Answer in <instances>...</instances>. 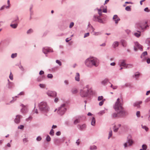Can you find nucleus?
<instances>
[{
    "label": "nucleus",
    "mask_w": 150,
    "mask_h": 150,
    "mask_svg": "<svg viewBox=\"0 0 150 150\" xmlns=\"http://www.w3.org/2000/svg\"><path fill=\"white\" fill-rule=\"evenodd\" d=\"M85 64L86 67L89 68H91L93 66L96 67L99 65V61L96 57H90L86 59Z\"/></svg>",
    "instance_id": "f257e3e1"
},
{
    "label": "nucleus",
    "mask_w": 150,
    "mask_h": 150,
    "mask_svg": "<svg viewBox=\"0 0 150 150\" xmlns=\"http://www.w3.org/2000/svg\"><path fill=\"white\" fill-rule=\"evenodd\" d=\"M95 94L94 92L91 88H89V86L86 85L80 91V95L82 97H86L89 95Z\"/></svg>",
    "instance_id": "f03ea898"
},
{
    "label": "nucleus",
    "mask_w": 150,
    "mask_h": 150,
    "mask_svg": "<svg viewBox=\"0 0 150 150\" xmlns=\"http://www.w3.org/2000/svg\"><path fill=\"white\" fill-rule=\"evenodd\" d=\"M38 106L39 110L43 113H47L49 110L50 108L46 102H40Z\"/></svg>",
    "instance_id": "7ed1b4c3"
},
{
    "label": "nucleus",
    "mask_w": 150,
    "mask_h": 150,
    "mask_svg": "<svg viewBox=\"0 0 150 150\" xmlns=\"http://www.w3.org/2000/svg\"><path fill=\"white\" fill-rule=\"evenodd\" d=\"M123 100L122 99L118 98L113 105V108L116 112H118L121 109H122L123 107Z\"/></svg>",
    "instance_id": "20e7f679"
},
{
    "label": "nucleus",
    "mask_w": 150,
    "mask_h": 150,
    "mask_svg": "<svg viewBox=\"0 0 150 150\" xmlns=\"http://www.w3.org/2000/svg\"><path fill=\"white\" fill-rule=\"evenodd\" d=\"M126 60L125 59H120L118 62V65L120 67H122L124 68H128V65L130 66L131 67H132L133 65L132 64H128L126 63Z\"/></svg>",
    "instance_id": "39448f33"
},
{
    "label": "nucleus",
    "mask_w": 150,
    "mask_h": 150,
    "mask_svg": "<svg viewBox=\"0 0 150 150\" xmlns=\"http://www.w3.org/2000/svg\"><path fill=\"white\" fill-rule=\"evenodd\" d=\"M65 106L66 104H62L57 109V113L61 115H64L67 110Z\"/></svg>",
    "instance_id": "423d86ee"
},
{
    "label": "nucleus",
    "mask_w": 150,
    "mask_h": 150,
    "mask_svg": "<svg viewBox=\"0 0 150 150\" xmlns=\"http://www.w3.org/2000/svg\"><path fill=\"white\" fill-rule=\"evenodd\" d=\"M134 143V142L131 136L129 135L127 137V142L124 144V146L125 148L128 146H131Z\"/></svg>",
    "instance_id": "0eeeda50"
},
{
    "label": "nucleus",
    "mask_w": 150,
    "mask_h": 150,
    "mask_svg": "<svg viewBox=\"0 0 150 150\" xmlns=\"http://www.w3.org/2000/svg\"><path fill=\"white\" fill-rule=\"evenodd\" d=\"M134 44L135 46L134 47V50L136 52L137 51V48L136 47H137L141 51H143V48L142 46L138 42H135Z\"/></svg>",
    "instance_id": "6e6552de"
},
{
    "label": "nucleus",
    "mask_w": 150,
    "mask_h": 150,
    "mask_svg": "<svg viewBox=\"0 0 150 150\" xmlns=\"http://www.w3.org/2000/svg\"><path fill=\"white\" fill-rule=\"evenodd\" d=\"M42 50L43 52L45 54H47L48 52H53V51L52 48L47 47L43 48Z\"/></svg>",
    "instance_id": "1a4fd4ad"
},
{
    "label": "nucleus",
    "mask_w": 150,
    "mask_h": 150,
    "mask_svg": "<svg viewBox=\"0 0 150 150\" xmlns=\"http://www.w3.org/2000/svg\"><path fill=\"white\" fill-rule=\"evenodd\" d=\"M46 93L50 97H56L57 96V93L55 91H49Z\"/></svg>",
    "instance_id": "9d476101"
},
{
    "label": "nucleus",
    "mask_w": 150,
    "mask_h": 150,
    "mask_svg": "<svg viewBox=\"0 0 150 150\" xmlns=\"http://www.w3.org/2000/svg\"><path fill=\"white\" fill-rule=\"evenodd\" d=\"M118 112V113L122 116H125L127 114V112L124 109L123 107Z\"/></svg>",
    "instance_id": "9b49d317"
},
{
    "label": "nucleus",
    "mask_w": 150,
    "mask_h": 150,
    "mask_svg": "<svg viewBox=\"0 0 150 150\" xmlns=\"http://www.w3.org/2000/svg\"><path fill=\"white\" fill-rule=\"evenodd\" d=\"M22 117L21 115H17L16 116V118L14 120V122L16 124H19L21 120V119Z\"/></svg>",
    "instance_id": "f8f14e48"
},
{
    "label": "nucleus",
    "mask_w": 150,
    "mask_h": 150,
    "mask_svg": "<svg viewBox=\"0 0 150 150\" xmlns=\"http://www.w3.org/2000/svg\"><path fill=\"white\" fill-rule=\"evenodd\" d=\"M21 106L22 107V108L21 110V112L23 113H27L28 111L27 108L23 104H21Z\"/></svg>",
    "instance_id": "ddd939ff"
},
{
    "label": "nucleus",
    "mask_w": 150,
    "mask_h": 150,
    "mask_svg": "<svg viewBox=\"0 0 150 150\" xmlns=\"http://www.w3.org/2000/svg\"><path fill=\"white\" fill-rule=\"evenodd\" d=\"M77 127L80 130L82 131L86 129V125L85 124L82 125H78L77 126Z\"/></svg>",
    "instance_id": "4468645a"
},
{
    "label": "nucleus",
    "mask_w": 150,
    "mask_h": 150,
    "mask_svg": "<svg viewBox=\"0 0 150 150\" xmlns=\"http://www.w3.org/2000/svg\"><path fill=\"white\" fill-rule=\"evenodd\" d=\"M142 101L136 102L133 103V106L134 107H137L138 108H139L140 107V105L142 104Z\"/></svg>",
    "instance_id": "2eb2a0df"
},
{
    "label": "nucleus",
    "mask_w": 150,
    "mask_h": 150,
    "mask_svg": "<svg viewBox=\"0 0 150 150\" xmlns=\"http://www.w3.org/2000/svg\"><path fill=\"white\" fill-rule=\"evenodd\" d=\"M93 19L95 21H97L100 23L102 22V20L100 18V16H94Z\"/></svg>",
    "instance_id": "dca6fc26"
},
{
    "label": "nucleus",
    "mask_w": 150,
    "mask_h": 150,
    "mask_svg": "<svg viewBox=\"0 0 150 150\" xmlns=\"http://www.w3.org/2000/svg\"><path fill=\"white\" fill-rule=\"evenodd\" d=\"M121 125L120 124H118L117 125H114L113 127V131L115 132H117L119 129V128L121 127Z\"/></svg>",
    "instance_id": "f3484780"
},
{
    "label": "nucleus",
    "mask_w": 150,
    "mask_h": 150,
    "mask_svg": "<svg viewBox=\"0 0 150 150\" xmlns=\"http://www.w3.org/2000/svg\"><path fill=\"white\" fill-rule=\"evenodd\" d=\"M113 19L115 21L116 24H117L120 20L117 15H115L114 16Z\"/></svg>",
    "instance_id": "a211bd4d"
},
{
    "label": "nucleus",
    "mask_w": 150,
    "mask_h": 150,
    "mask_svg": "<svg viewBox=\"0 0 150 150\" xmlns=\"http://www.w3.org/2000/svg\"><path fill=\"white\" fill-rule=\"evenodd\" d=\"M75 80L78 82L80 81V74L79 73H76L75 77Z\"/></svg>",
    "instance_id": "6ab92c4d"
},
{
    "label": "nucleus",
    "mask_w": 150,
    "mask_h": 150,
    "mask_svg": "<svg viewBox=\"0 0 150 150\" xmlns=\"http://www.w3.org/2000/svg\"><path fill=\"white\" fill-rule=\"evenodd\" d=\"M13 85V83L9 82L7 85V87L9 89H11L12 88Z\"/></svg>",
    "instance_id": "aec40b11"
},
{
    "label": "nucleus",
    "mask_w": 150,
    "mask_h": 150,
    "mask_svg": "<svg viewBox=\"0 0 150 150\" xmlns=\"http://www.w3.org/2000/svg\"><path fill=\"white\" fill-rule=\"evenodd\" d=\"M119 45V42L117 41L114 42L112 44V47L114 49H115Z\"/></svg>",
    "instance_id": "412c9836"
},
{
    "label": "nucleus",
    "mask_w": 150,
    "mask_h": 150,
    "mask_svg": "<svg viewBox=\"0 0 150 150\" xmlns=\"http://www.w3.org/2000/svg\"><path fill=\"white\" fill-rule=\"evenodd\" d=\"M137 27L139 29H144L146 28V26H143L142 24H137Z\"/></svg>",
    "instance_id": "4be33fe9"
},
{
    "label": "nucleus",
    "mask_w": 150,
    "mask_h": 150,
    "mask_svg": "<svg viewBox=\"0 0 150 150\" xmlns=\"http://www.w3.org/2000/svg\"><path fill=\"white\" fill-rule=\"evenodd\" d=\"M147 55V52L146 51H145L144 52H143L142 54L140 57L142 58L143 59V60H144V57L145 56Z\"/></svg>",
    "instance_id": "5701e85b"
},
{
    "label": "nucleus",
    "mask_w": 150,
    "mask_h": 150,
    "mask_svg": "<svg viewBox=\"0 0 150 150\" xmlns=\"http://www.w3.org/2000/svg\"><path fill=\"white\" fill-rule=\"evenodd\" d=\"M121 43L123 47H125L127 45L126 42L124 40H121Z\"/></svg>",
    "instance_id": "b1692460"
},
{
    "label": "nucleus",
    "mask_w": 150,
    "mask_h": 150,
    "mask_svg": "<svg viewBox=\"0 0 150 150\" xmlns=\"http://www.w3.org/2000/svg\"><path fill=\"white\" fill-rule=\"evenodd\" d=\"M91 124L93 126H95L96 125V119L95 117H92L91 122Z\"/></svg>",
    "instance_id": "393cba45"
},
{
    "label": "nucleus",
    "mask_w": 150,
    "mask_h": 150,
    "mask_svg": "<svg viewBox=\"0 0 150 150\" xmlns=\"http://www.w3.org/2000/svg\"><path fill=\"white\" fill-rule=\"evenodd\" d=\"M7 3H8V6H3L1 8L0 10H3L5 8H8L10 6V1L9 0H8Z\"/></svg>",
    "instance_id": "a878e982"
},
{
    "label": "nucleus",
    "mask_w": 150,
    "mask_h": 150,
    "mask_svg": "<svg viewBox=\"0 0 150 150\" xmlns=\"http://www.w3.org/2000/svg\"><path fill=\"white\" fill-rule=\"evenodd\" d=\"M109 80L108 79H105L101 81V84L103 85H105L108 82L109 83Z\"/></svg>",
    "instance_id": "bb28decb"
},
{
    "label": "nucleus",
    "mask_w": 150,
    "mask_h": 150,
    "mask_svg": "<svg viewBox=\"0 0 150 150\" xmlns=\"http://www.w3.org/2000/svg\"><path fill=\"white\" fill-rule=\"evenodd\" d=\"M103 6H102L100 7V9H97V10L98 11V13L99 15L100 16H101L102 15V11L103 8Z\"/></svg>",
    "instance_id": "cd10ccee"
},
{
    "label": "nucleus",
    "mask_w": 150,
    "mask_h": 150,
    "mask_svg": "<svg viewBox=\"0 0 150 150\" xmlns=\"http://www.w3.org/2000/svg\"><path fill=\"white\" fill-rule=\"evenodd\" d=\"M140 75V73L139 72H137L135 73L134 74V76H135L136 79H137L139 77Z\"/></svg>",
    "instance_id": "c85d7f7f"
},
{
    "label": "nucleus",
    "mask_w": 150,
    "mask_h": 150,
    "mask_svg": "<svg viewBox=\"0 0 150 150\" xmlns=\"http://www.w3.org/2000/svg\"><path fill=\"white\" fill-rule=\"evenodd\" d=\"M89 149L91 150H96L97 149V146L94 145L90 146Z\"/></svg>",
    "instance_id": "c756f323"
},
{
    "label": "nucleus",
    "mask_w": 150,
    "mask_h": 150,
    "mask_svg": "<svg viewBox=\"0 0 150 150\" xmlns=\"http://www.w3.org/2000/svg\"><path fill=\"white\" fill-rule=\"evenodd\" d=\"M13 99L9 102H6L5 103L6 105H10L11 104L13 103H14V101L16 100V99H14V98L13 97Z\"/></svg>",
    "instance_id": "7c9ffc66"
},
{
    "label": "nucleus",
    "mask_w": 150,
    "mask_h": 150,
    "mask_svg": "<svg viewBox=\"0 0 150 150\" xmlns=\"http://www.w3.org/2000/svg\"><path fill=\"white\" fill-rule=\"evenodd\" d=\"M105 112V110H102L100 111L98 113V114L100 115H102Z\"/></svg>",
    "instance_id": "2f4dec72"
},
{
    "label": "nucleus",
    "mask_w": 150,
    "mask_h": 150,
    "mask_svg": "<svg viewBox=\"0 0 150 150\" xmlns=\"http://www.w3.org/2000/svg\"><path fill=\"white\" fill-rule=\"evenodd\" d=\"M142 149H141L140 150H146L147 148V146L145 144H143L142 146Z\"/></svg>",
    "instance_id": "473e14b6"
},
{
    "label": "nucleus",
    "mask_w": 150,
    "mask_h": 150,
    "mask_svg": "<svg viewBox=\"0 0 150 150\" xmlns=\"http://www.w3.org/2000/svg\"><path fill=\"white\" fill-rule=\"evenodd\" d=\"M10 26L13 28H16L17 26V24H11L10 25Z\"/></svg>",
    "instance_id": "72a5a7b5"
},
{
    "label": "nucleus",
    "mask_w": 150,
    "mask_h": 150,
    "mask_svg": "<svg viewBox=\"0 0 150 150\" xmlns=\"http://www.w3.org/2000/svg\"><path fill=\"white\" fill-rule=\"evenodd\" d=\"M17 54L16 53H13L11 55V57L12 58H14L17 56Z\"/></svg>",
    "instance_id": "f704fd0d"
},
{
    "label": "nucleus",
    "mask_w": 150,
    "mask_h": 150,
    "mask_svg": "<svg viewBox=\"0 0 150 150\" xmlns=\"http://www.w3.org/2000/svg\"><path fill=\"white\" fill-rule=\"evenodd\" d=\"M146 42L149 45H150V38H147L146 40Z\"/></svg>",
    "instance_id": "c9c22d12"
},
{
    "label": "nucleus",
    "mask_w": 150,
    "mask_h": 150,
    "mask_svg": "<svg viewBox=\"0 0 150 150\" xmlns=\"http://www.w3.org/2000/svg\"><path fill=\"white\" fill-rule=\"evenodd\" d=\"M43 80L42 76H39L38 77L37 79V81L38 82H40L42 81Z\"/></svg>",
    "instance_id": "e433bc0d"
},
{
    "label": "nucleus",
    "mask_w": 150,
    "mask_h": 150,
    "mask_svg": "<svg viewBox=\"0 0 150 150\" xmlns=\"http://www.w3.org/2000/svg\"><path fill=\"white\" fill-rule=\"evenodd\" d=\"M142 128L144 129L146 131H147L149 129L148 127L145 125H142Z\"/></svg>",
    "instance_id": "4c0bfd02"
},
{
    "label": "nucleus",
    "mask_w": 150,
    "mask_h": 150,
    "mask_svg": "<svg viewBox=\"0 0 150 150\" xmlns=\"http://www.w3.org/2000/svg\"><path fill=\"white\" fill-rule=\"evenodd\" d=\"M135 36L137 37H138L140 36V33L138 31L137 33H136L134 34Z\"/></svg>",
    "instance_id": "58836bf2"
},
{
    "label": "nucleus",
    "mask_w": 150,
    "mask_h": 150,
    "mask_svg": "<svg viewBox=\"0 0 150 150\" xmlns=\"http://www.w3.org/2000/svg\"><path fill=\"white\" fill-rule=\"evenodd\" d=\"M56 62L57 64L59 66H61L62 65V62L58 60H56Z\"/></svg>",
    "instance_id": "ea45409f"
},
{
    "label": "nucleus",
    "mask_w": 150,
    "mask_h": 150,
    "mask_svg": "<svg viewBox=\"0 0 150 150\" xmlns=\"http://www.w3.org/2000/svg\"><path fill=\"white\" fill-rule=\"evenodd\" d=\"M80 122V120L79 119H76L74 121V124L75 125H76L78 123H79Z\"/></svg>",
    "instance_id": "a19ab883"
},
{
    "label": "nucleus",
    "mask_w": 150,
    "mask_h": 150,
    "mask_svg": "<svg viewBox=\"0 0 150 150\" xmlns=\"http://www.w3.org/2000/svg\"><path fill=\"white\" fill-rule=\"evenodd\" d=\"M46 140L48 142H49L50 141L51 138L49 135H48L47 136L46 138Z\"/></svg>",
    "instance_id": "79ce46f5"
},
{
    "label": "nucleus",
    "mask_w": 150,
    "mask_h": 150,
    "mask_svg": "<svg viewBox=\"0 0 150 150\" xmlns=\"http://www.w3.org/2000/svg\"><path fill=\"white\" fill-rule=\"evenodd\" d=\"M54 130L52 129L50 132V134L51 136H53L54 135Z\"/></svg>",
    "instance_id": "37998d69"
},
{
    "label": "nucleus",
    "mask_w": 150,
    "mask_h": 150,
    "mask_svg": "<svg viewBox=\"0 0 150 150\" xmlns=\"http://www.w3.org/2000/svg\"><path fill=\"white\" fill-rule=\"evenodd\" d=\"M112 131H110L109 133V136L108 137V139H109L112 136Z\"/></svg>",
    "instance_id": "c03bdc74"
},
{
    "label": "nucleus",
    "mask_w": 150,
    "mask_h": 150,
    "mask_svg": "<svg viewBox=\"0 0 150 150\" xmlns=\"http://www.w3.org/2000/svg\"><path fill=\"white\" fill-rule=\"evenodd\" d=\"M39 86L41 88H44L45 87V85L43 84H40Z\"/></svg>",
    "instance_id": "a18cd8bd"
},
{
    "label": "nucleus",
    "mask_w": 150,
    "mask_h": 150,
    "mask_svg": "<svg viewBox=\"0 0 150 150\" xmlns=\"http://www.w3.org/2000/svg\"><path fill=\"white\" fill-rule=\"evenodd\" d=\"M10 79L11 80H13V75L12 74L11 72H10V75L9 76Z\"/></svg>",
    "instance_id": "49530a36"
},
{
    "label": "nucleus",
    "mask_w": 150,
    "mask_h": 150,
    "mask_svg": "<svg viewBox=\"0 0 150 150\" xmlns=\"http://www.w3.org/2000/svg\"><path fill=\"white\" fill-rule=\"evenodd\" d=\"M47 77L49 78L52 79L53 77V75L51 74H47Z\"/></svg>",
    "instance_id": "de8ad7c7"
},
{
    "label": "nucleus",
    "mask_w": 150,
    "mask_h": 150,
    "mask_svg": "<svg viewBox=\"0 0 150 150\" xmlns=\"http://www.w3.org/2000/svg\"><path fill=\"white\" fill-rule=\"evenodd\" d=\"M24 126L22 125H21L18 127V129H23L24 128Z\"/></svg>",
    "instance_id": "09e8293b"
},
{
    "label": "nucleus",
    "mask_w": 150,
    "mask_h": 150,
    "mask_svg": "<svg viewBox=\"0 0 150 150\" xmlns=\"http://www.w3.org/2000/svg\"><path fill=\"white\" fill-rule=\"evenodd\" d=\"M149 101H150V97L147 98L144 101L146 103Z\"/></svg>",
    "instance_id": "8fccbe9b"
},
{
    "label": "nucleus",
    "mask_w": 150,
    "mask_h": 150,
    "mask_svg": "<svg viewBox=\"0 0 150 150\" xmlns=\"http://www.w3.org/2000/svg\"><path fill=\"white\" fill-rule=\"evenodd\" d=\"M103 98V97L102 96H98V100L99 101L102 100Z\"/></svg>",
    "instance_id": "3c124183"
},
{
    "label": "nucleus",
    "mask_w": 150,
    "mask_h": 150,
    "mask_svg": "<svg viewBox=\"0 0 150 150\" xmlns=\"http://www.w3.org/2000/svg\"><path fill=\"white\" fill-rule=\"evenodd\" d=\"M41 139L42 138L40 136H38L36 138V140L38 141H40Z\"/></svg>",
    "instance_id": "603ef678"
},
{
    "label": "nucleus",
    "mask_w": 150,
    "mask_h": 150,
    "mask_svg": "<svg viewBox=\"0 0 150 150\" xmlns=\"http://www.w3.org/2000/svg\"><path fill=\"white\" fill-rule=\"evenodd\" d=\"M136 115L138 117H140V112L139 111H138L137 112Z\"/></svg>",
    "instance_id": "864d4df0"
},
{
    "label": "nucleus",
    "mask_w": 150,
    "mask_h": 150,
    "mask_svg": "<svg viewBox=\"0 0 150 150\" xmlns=\"http://www.w3.org/2000/svg\"><path fill=\"white\" fill-rule=\"evenodd\" d=\"M112 116L113 117H116L117 116V114L116 113H114L112 114Z\"/></svg>",
    "instance_id": "5fc2aeb1"
},
{
    "label": "nucleus",
    "mask_w": 150,
    "mask_h": 150,
    "mask_svg": "<svg viewBox=\"0 0 150 150\" xmlns=\"http://www.w3.org/2000/svg\"><path fill=\"white\" fill-rule=\"evenodd\" d=\"M125 9L127 11H130V8L129 6H127L125 8Z\"/></svg>",
    "instance_id": "6e6d98bb"
},
{
    "label": "nucleus",
    "mask_w": 150,
    "mask_h": 150,
    "mask_svg": "<svg viewBox=\"0 0 150 150\" xmlns=\"http://www.w3.org/2000/svg\"><path fill=\"white\" fill-rule=\"evenodd\" d=\"M74 23L73 22L71 23L69 25V28H72L74 25Z\"/></svg>",
    "instance_id": "4d7b16f0"
},
{
    "label": "nucleus",
    "mask_w": 150,
    "mask_h": 150,
    "mask_svg": "<svg viewBox=\"0 0 150 150\" xmlns=\"http://www.w3.org/2000/svg\"><path fill=\"white\" fill-rule=\"evenodd\" d=\"M64 83L66 85H68L69 84V81L67 80H65L64 81Z\"/></svg>",
    "instance_id": "13d9d810"
},
{
    "label": "nucleus",
    "mask_w": 150,
    "mask_h": 150,
    "mask_svg": "<svg viewBox=\"0 0 150 150\" xmlns=\"http://www.w3.org/2000/svg\"><path fill=\"white\" fill-rule=\"evenodd\" d=\"M104 103V100H102L99 103V105L100 106L102 105Z\"/></svg>",
    "instance_id": "bf43d9fd"
},
{
    "label": "nucleus",
    "mask_w": 150,
    "mask_h": 150,
    "mask_svg": "<svg viewBox=\"0 0 150 150\" xmlns=\"http://www.w3.org/2000/svg\"><path fill=\"white\" fill-rule=\"evenodd\" d=\"M32 117L31 116L29 117L28 118L26 119V120L27 121H28L29 120H31L32 119Z\"/></svg>",
    "instance_id": "052dcab7"
},
{
    "label": "nucleus",
    "mask_w": 150,
    "mask_h": 150,
    "mask_svg": "<svg viewBox=\"0 0 150 150\" xmlns=\"http://www.w3.org/2000/svg\"><path fill=\"white\" fill-rule=\"evenodd\" d=\"M89 33H86L84 36V38H86L87 37H88L89 36Z\"/></svg>",
    "instance_id": "680f3d73"
},
{
    "label": "nucleus",
    "mask_w": 150,
    "mask_h": 150,
    "mask_svg": "<svg viewBox=\"0 0 150 150\" xmlns=\"http://www.w3.org/2000/svg\"><path fill=\"white\" fill-rule=\"evenodd\" d=\"M33 31V30L32 29H30L27 31V33L28 34H29L32 32Z\"/></svg>",
    "instance_id": "e2e57ef3"
},
{
    "label": "nucleus",
    "mask_w": 150,
    "mask_h": 150,
    "mask_svg": "<svg viewBox=\"0 0 150 150\" xmlns=\"http://www.w3.org/2000/svg\"><path fill=\"white\" fill-rule=\"evenodd\" d=\"M23 142L25 143L27 142L28 141V140L26 138H25L23 139Z\"/></svg>",
    "instance_id": "0e129e2a"
},
{
    "label": "nucleus",
    "mask_w": 150,
    "mask_h": 150,
    "mask_svg": "<svg viewBox=\"0 0 150 150\" xmlns=\"http://www.w3.org/2000/svg\"><path fill=\"white\" fill-rule=\"evenodd\" d=\"M44 72L43 71L41 70L39 72V74L40 75H42V74H44Z\"/></svg>",
    "instance_id": "69168bd1"
},
{
    "label": "nucleus",
    "mask_w": 150,
    "mask_h": 150,
    "mask_svg": "<svg viewBox=\"0 0 150 150\" xmlns=\"http://www.w3.org/2000/svg\"><path fill=\"white\" fill-rule=\"evenodd\" d=\"M146 62L148 64H149L150 63V58H148L146 59Z\"/></svg>",
    "instance_id": "338daca9"
},
{
    "label": "nucleus",
    "mask_w": 150,
    "mask_h": 150,
    "mask_svg": "<svg viewBox=\"0 0 150 150\" xmlns=\"http://www.w3.org/2000/svg\"><path fill=\"white\" fill-rule=\"evenodd\" d=\"M79 141V139H78V140H77L76 143V144H77V145L78 146L79 145V144H80V142Z\"/></svg>",
    "instance_id": "774afa93"
}]
</instances>
